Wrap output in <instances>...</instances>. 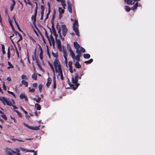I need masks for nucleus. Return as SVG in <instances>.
<instances>
[{"label": "nucleus", "mask_w": 155, "mask_h": 155, "mask_svg": "<svg viewBox=\"0 0 155 155\" xmlns=\"http://www.w3.org/2000/svg\"><path fill=\"white\" fill-rule=\"evenodd\" d=\"M78 77L79 74L77 73H75V78H72V83L73 84H70V86L74 90L76 89L79 85V84L78 83Z\"/></svg>", "instance_id": "nucleus-1"}, {"label": "nucleus", "mask_w": 155, "mask_h": 155, "mask_svg": "<svg viewBox=\"0 0 155 155\" xmlns=\"http://www.w3.org/2000/svg\"><path fill=\"white\" fill-rule=\"evenodd\" d=\"M0 101H1L3 104L4 105H5V103H6L7 105L9 106H12V104L10 101H8L7 99L5 97H0Z\"/></svg>", "instance_id": "nucleus-2"}, {"label": "nucleus", "mask_w": 155, "mask_h": 155, "mask_svg": "<svg viewBox=\"0 0 155 155\" xmlns=\"http://www.w3.org/2000/svg\"><path fill=\"white\" fill-rule=\"evenodd\" d=\"M24 124L25 127L34 130H39L40 127V126H35V127H33L32 126H29L25 123H24Z\"/></svg>", "instance_id": "nucleus-3"}, {"label": "nucleus", "mask_w": 155, "mask_h": 155, "mask_svg": "<svg viewBox=\"0 0 155 155\" xmlns=\"http://www.w3.org/2000/svg\"><path fill=\"white\" fill-rule=\"evenodd\" d=\"M55 69L56 72H57L58 73V75H60L61 79L62 80H63L64 79V78L62 68Z\"/></svg>", "instance_id": "nucleus-4"}, {"label": "nucleus", "mask_w": 155, "mask_h": 155, "mask_svg": "<svg viewBox=\"0 0 155 155\" xmlns=\"http://www.w3.org/2000/svg\"><path fill=\"white\" fill-rule=\"evenodd\" d=\"M61 27L63 35L64 37L65 36L67 32L68 29L65 25H62Z\"/></svg>", "instance_id": "nucleus-5"}, {"label": "nucleus", "mask_w": 155, "mask_h": 155, "mask_svg": "<svg viewBox=\"0 0 155 155\" xmlns=\"http://www.w3.org/2000/svg\"><path fill=\"white\" fill-rule=\"evenodd\" d=\"M54 65L55 68H61L60 63L57 59H55Z\"/></svg>", "instance_id": "nucleus-6"}, {"label": "nucleus", "mask_w": 155, "mask_h": 155, "mask_svg": "<svg viewBox=\"0 0 155 155\" xmlns=\"http://www.w3.org/2000/svg\"><path fill=\"white\" fill-rule=\"evenodd\" d=\"M36 7L35 11V13L34 14V20L33 22V24L35 26V21H36V15L37 13V9H38V6H37V3H36Z\"/></svg>", "instance_id": "nucleus-7"}, {"label": "nucleus", "mask_w": 155, "mask_h": 155, "mask_svg": "<svg viewBox=\"0 0 155 155\" xmlns=\"http://www.w3.org/2000/svg\"><path fill=\"white\" fill-rule=\"evenodd\" d=\"M48 81L46 83V86L48 88L51 84V78L49 77L48 78Z\"/></svg>", "instance_id": "nucleus-8"}, {"label": "nucleus", "mask_w": 155, "mask_h": 155, "mask_svg": "<svg viewBox=\"0 0 155 155\" xmlns=\"http://www.w3.org/2000/svg\"><path fill=\"white\" fill-rule=\"evenodd\" d=\"M74 46L76 49H79L80 46L77 42H74Z\"/></svg>", "instance_id": "nucleus-9"}, {"label": "nucleus", "mask_w": 155, "mask_h": 155, "mask_svg": "<svg viewBox=\"0 0 155 155\" xmlns=\"http://www.w3.org/2000/svg\"><path fill=\"white\" fill-rule=\"evenodd\" d=\"M60 2L61 3V5L63 6L64 9H65V7L66 6V4L65 3V0H60Z\"/></svg>", "instance_id": "nucleus-10"}, {"label": "nucleus", "mask_w": 155, "mask_h": 155, "mask_svg": "<svg viewBox=\"0 0 155 155\" xmlns=\"http://www.w3.org/2000/svg\"><path fill=\"white\" fill-rule=\"evenodd\" d=\"M45 30V36H46V37H47V38H48V40L49 41L50 45H51V41H50V38H49L48 36V34L47 31L46 30Z\"/></svg>", "instance_id": "nucleus-11"}, {"label": "nucleus", "mask_w": 155, "mask_h": 155, "mask_svg": "<svg viewBox=\"0 0 155 155\" xmlns=\"http://www.w3.org/2000/svg\"><path fill=\"white\" fill-rule=\"evenodd\" d=\"M69 52L70 54V56L73 59H74L75 58V55L73 51L72 50L69 51Z\"/></svg>", "instance_id": "nucleus-12"}, {"label": "nucleus", "mask_w": 155, "mask_h": 155, "mask_svg": "<svg viewBox=\"0 0 155 155\" xmlns=\"http://www.w3.org/2000/svg\"><path fill=\"white\" fill-rule=\"evenodd\" d=\"M138 4V2H136L135 5L131 8L132 10H133L136 9L137 8Z\"/></svg>", "instance_id": "nucleus-13"}, {"label": "nucleus", "mask_w": 155, "mask_h": 155, "mask_svg": "<svg viewBox=\"0 0 155 155\" xmlns=\"http://www.w3.org/2000/svg\"><path fill=\"white\" fill-rule=\"evenodd\" d=\"M56 43L58 47H61V41L59 39H58L57 38L55 39Z\"/></svg>", "instance_id": "nucleus-14"}, {"label": "nucleus", "mask_w": 155, "mask_h": 155, "mask_svg": "<svg viewBox=\"0 0 155 155\" xmlns=\"http://www.w3.org/2000/svg\"><path fill=\"white\" fill-rule=\"evenodd\" d=\"M35 107L38 110H40L41 109V107L40 105L38 104H35Z\"/></svg>", "instance_id": "nucleus-15"}, {"label": "nucleus", "mask_w": 155, "mask_h": 155, "mask_svg": "<svg viewBox=\"0 0 155 155\" xmlns=\"http://www.w3.org/2000/svg\"><path fill=\"white\" fill-rule=\"evenodd\" d=\"M53 88L54 89H55L56 87V84L55 80V78H54L53 80Z\"/></svg>", "instance_id": "nucleus-16"}, {"label": "nucleus", "mask_w": 155, "mask_h": 155, "mask_svg": "<svg viewBox=\"0 0 155 155\" xmlns=\"http://www.w3.org/2000/svg\"><path fill=\"white\" fill-rule=\"evenodd\" d=\"M63 56L65 59V60H66V58H67V53H66V50L64 49H63Z\"/></svg>", "instance_id": "nucleus-17"}, {"label": "nucleus", "mask_w": 155, "mask_h": 155, "mask_svg": "<svg viewBox=\"0 0 155 155\" xmlns=\"http://www.w3.org/2000/svg\"><path fill=\"white\" fill-rule=\"evenodd\" d=\"M41 99V98L40 97H38V99H36V98H33V100L35 101L36 102L38 103H39L40 102Z\"/></svg>", "instance_id": "nucleus-18"}, {"label": "nucleus", "mask_w": 155, "mask_h": 155, "mask_svg": "<svg viewBox=\"0 0 155 155\" xmlns=\"http://www.w3.org/2000/svg\"><path fill=\"white\" fill-rule=\"evenodd\" d=\"M21 82L22 84L25 85L26 87L28 86V83L26 81L23 80Z\"/></svg>", "instance_id": "nucleus-19"}, {"label": "nucleus", "mask_w": 155, "mask_h": 155, "mask_svg": "<svg viewBox=\"0 0 155 155\" xmlns=\"http://www.w3.org/2000/svg\"><path fill=\"white\" fill-rule=\"evenodd\" d=\"M75 66L76 68H81V66L80 64L78 61H77L76 62Z\"/></svg>", "instance_id": "nucleus-20"}, {"label": "nucleus", "mask_w": 155, "mask_h": 155, "mask_svg": "<svg viewBox=\"0 0 155 155\" xmlns=\"http://www.w3.org/2000/svg\"><path fill=\"white\" fill-rule=\"evenodd\" d=\"M58 10L60 14H62L64 13V9H62L61 8H59Z\"/></svg>", "instance_id": "nucleus-21"}, {"label": "nucleus", "mask_w": 155, "mask_h": 155, "mask_svg": "<svg viewBox=\"0 0 155 155\" xmlns=\"http://www.w3.org/2000/svg\"><path fill=\"white\" fill-rule=\"evenodd\" d=\"M37 74L36 73L33 74L32 75V78L35 80H37Z\"/></svg>", "instance_id": "nucleus-22"}, {"label": "nucleus", "mask_w": 155, "mask_h": 155, "mask_svg": "<svg viewBox=\"0 0 155 155\" xmlns=\"http://www.w3.org/2000/svg\"><path fill=\"white\" fill-rule=\"evenodd\" d=\"M72 5H69L68 6V8L69 12L71 13L72 12V10L71 8Z\"/></svg>", "instance_id": "nucleus-23"}, {"label": "nucleus", "mask_w": 155, "mask_h": 155, "mask_svg": "<svg viewBox=\"0 0 155 155\" xmlns=\"http://www.w3.org/2000/svg\"><path fill=\"white\" fill-rule=\"evenodd\" d=\"M49 28L50 30V31H51V35H50V39H51V41H54V38L52 36V32L51 31V28Z\"/></svg>", "instance_id": "nucleus-24"}, {"label": "nucleus", "mask_w": 155, "mask_h": 155, "mask_svg": "<svg viewBox=\"0 0 155 155\" xmlns=\"http://www.w3.org/2000/svg\"><path fill=\"white\" fill-rule=\"evenodd\" d=\"M84 57L85 59L88 58H90V55L89 54H84Z\"/></svg>", "instance_id": "nucleus-25"}, {"label": "nucleus", "mask_w": 155, "mask_h": 155, "mask_svg": "<svg viewBox=\"0 0 155 155\" xmlns=\"http://www.w3.org/2000/svg\"><path fill=\"white\" fill-rule=\"evenodd\" d=\"M93 59H91L89 61H85L84 63L85 64H89L92 63L93 62Z\"/></svg>", "instance_id": "nucleus-26"}, {"label": "nucleus", "mask_w": 155, "mask_h": 155, "mask_svg": "<svg viewBox=\"0 0 155 155\" xmlns=\"http://www.w3.org/2000/svg\"><path fill=\"white\" fill-rule=\"evenodd\" d=\"M8 58H9L10 57V47H9L8 49Z\"/></svg>", "instance_id": "nucleus-27"}, {"label": "nucleus", "mask_w": 155, "mask_h": 155, "mask_svg": "<svg viewBox=\"0 0 155 155\" xmlns=\"http://www.w3.org/2000/svg\"><path fill=\"white\" fill-rule=\"evenodd\" d=\"M12 138H11V139L13 140V141H15L17 140L18 141H20V142H24V141L22 140H19V139H15L13 137H12Z\"/></svg>", "instance_id": "nucleus-28"}, {"label": "nucleus", "mask_w": 155, "mask_h": 155, "mask_svg": "<svg viewBox=\"0 0 155 155\" xmlns=\"http://www.w3.org/2000/svg\"><path fill=\"white\" fill-rule=\"evenodd\" d=\"M124 2L128 4H131V0H124Z\"/></svg>", "instance_id": "nucleus-29"}, {"label": "nucleus", "mask_w": 155, "mask_h": 155, "mask_svg": "<svg viewBox=\"0 0 155 155\" xmlns=\"http://www.w3.org/2000/svg\"><path fill=\"white\" fill-rule=\"evenodd\" d=\"M15 24L16 26H17L18 30L20 32H21L22 33H23V31H22L21 30V29L20 28V27H19V26L18 25V23L17 22H16Z\"/></svg>", "instance_id": "nucleus-30"}, {"label": "nucleus", "mask_w": 155, "mask_h": 155, "mask_svg": "<svg viewBox=\"0 0 155 155\" xmlns=\"http://www.w3.org/2000/svg\"><path fill=\"white\" fill-rule=\"evenodd\" d=\"M125 8L126 11L127 12H129L131 9V8L128 6H125Z\"/></svg>", "instance_id": "nucleus-31"}, {"label": "nucleus", "mask_w": 155, "mask_h": 155, "mask_svg": "<svg viewBox=\"0 0 155 155\" xmlns=\"http://www.w3.org/2000/svg\"><path fill=\"white\" fill-rule=\"evenodd\" d=\"M41 13H44V12L45 9V7L43 5L41 6Z\"/></svg>", "instance_id": "nucleus-32"}, {"label": "nucleus", "mask_w": 155, "mask_h": 155, "mask_svg": "<svg viewBox=\"0 0 155 155\" xmlns=\"http://www.w3.org/2000/svg\"><path fill=\"white\" fill-rule=\"evenodd\" d=\"M53 35L54 36H55V38L56 39L57 38L58 35L56 34V32L55 30H54V31H53Z\"/></svg>", "instance_id": "nucleus-33"}, {"label": "nucleus", "mask_w": 155, "mask_h": 155, "mask_svg": "<svg viewBox=\"0 0 155 155\" xmlns=\"http://www.w3.org/2000/svg\"><path fill=\"white\" fill-rule=\"evenodd\" d=\"M9 20V24L12 27V30H14L15 28H14V27L12 24V22L11 21H10V20Z\"/></svg>", "instance_id": "nucleus-34"}, {"label": "nucleus", "mask_w": 155, "mask_h": 155, "mask_svg": "<svg viewBox=\"0 0 155 155\" xmlns=\"http://www.w3.org/2000/svg\"><path fill=\"white\" fill-rule=\"evenodd\" d=\"M26 96L24 94H22L20 95V98L21 99H23L25 98Z\"/></svg>", "instance_id": "nucleus-35"}, {"label": "nucleus", "mask_w": 155, "mask_h": 155, "mask_svg": "<svg viewBox=\"0 0 155 155\" xmlns=\"http://www.w3.org/2000/svg\"><path fill=\"white\" fill-rule=\"evenodd\" d=\"M1 116L5 120H6L7 119V116L5 115L4 114H2V115H1Z\"/></svg>", "instance_id": "nucleus-36"}, {"label": "nucleus", "mask_w": 155, "mask_h": 155, "mask_svg": "<svg viewBox=\"0 0 155 155\" xmlns=\"http://www.w3.org/2000/svg\"><path fill=\"white\" fill-rule=\"evenodd\" d=\"M2 51L3 54H5V47L4 45H2Z\"/></svg>", "instance_id": "nucleus-37"}, {"label": "nucleus", "mask_w": 155, "mask_h": 155, "mask_svg": "<svg viewBox=\"0 0 155 155\" xmlns=\"http://www.w3.org/2000/svg\"><path fill=\"white\" fill-rule=\"evenodd\" d=\"M29 91L31 92H33L35 91V89L34 88H31V87H29Z\"/></svg>", "instance_id": "nucleus-38"}, {"label": "nucleus", "mask_w": 155, "mask_h": 155, "mask_svg": "<svg viewBox=\"0 0 155 155\" xmlns=\"http://www.w3.org/2000/svg\"><path fill=\"white\" fill-rule=\"evenodd\" d=\"M80 51L81 52H82L84 53L85 52V49L84 48L82 47H80Z\"/></svg>", "instance_id": "nucleus-39"}, {"label": "nucleus", "mask_w": 155, "mask_h": 155, "mask_svg": "<svg viewBox=\"0 0 155 155\" xmlns=\"http://www.w3.org/2000/svg\"><path fill=\"white\" fill-rule=\"evenodd\" d=\"M43 51H40L39 54L40 58L42 60L43 59Z\"/></svg>", "instance_id": "nucleus-40"}, {"label": "nucleus", "mask_w": 155, "mask_h": 155, "mask_svg": "<svg viewBox=\"0 0 155 155\" xmlns=\"http://www.w3.org/2000/svg\"><path fill=\"white\" fill-rule=\"evenodd\" d=\"M75 33H76V35L78 36H79V32L78 29H77L76 30H74Z\"/></svg>", "instance_id": "nucleus-41"}, {"label": "nucleus", "mask_w": 155, "mask_h": 155, "mask_svg": "<svg viewBox=\"0 0 155 155\" xmlns=\"http://www.w3.org/2000/svg\"><path fill=\"white\" fill-rule=\"evenodd\" d=\"M67 49L69 51H70L71 50H72L71 48L68 44H67Z\"/></svg>", "instance_id": "nucleus-42"}, {"label": "nucleus", "mask_w": 155, "mask_h": 155, "mask_svg": "<svg viewBox=\"0 0 155 155\" xmlns=\"http://www.w3.org/2000/svg\"><path fill=\"white\" fill-rule=\"evenodd\" d=\"M42 85L41 84H39L38 86L39 91L41 92V89H42Z\"/></svg>", "instance_id": "nucleus-43"}, {"label": "nucleus", "mask_w": 155, "mask_h": 155, "mask_svg": "<svg viewBox=\"0 0 155 155\" xmlns=\"http://www.w3.org/2000/svg\"><path fill=\"white\" fill-rule=\"evenodd\" d=\"M10 94H11L14 97H15V95L14 93H13V92L10 91H9L8 90L7 91Z\"/></svg>", "instance_id": "nucleus-44"}, {"label": "nucleus", "mask_w": 155, "mask_h": 155, "mask_svg": "<svg viewBox=\"0 0 155 155\" xmlns=\"http://www.w3.org/2000/svg\"><path fill=\"white\" fill-rule=\"evenodd\" d=\"M8 64L9 65V66L7 68H13V66L12 64L10 62H8Z\"/></svg>", "instance_id": "nucleus-45"}, {"label": "nucleus", "mask_w": 155, "mask_h": 155, "mask_svg": "<svg viewBox=\"0 0 155 155\" xmlns=\"http://www.w3.org/2000/svg\"><path fill=\"white\" fill-rule=\"evenodd\" d=\"M73 25H74L75 26V25H76L77 26H78V21L75 20Z\"/></svg>", "instance_id": "nucleus-46"}, {"label": "nucleus", "mask_w": 155, "mask_h": 155, "mask_svg": "<svg viewBox=\"0 0 155 155\" xmlns=\"http://www.w3.org/2000/svg\"><path fill=\"white\" fill-rule=\"evenodd\" d=\"M21 78L22 79H25L26 80H28V78H27L26 77V75H24V74H23L22 76H21Z\"/></svg>", "instance_id": "nucleus-47"}, {"label": "nucleus", "mask_w": 155, "mask_h": 155, "mask_svg": "<svg viewBox=\"0 0 155 155\" xmlns=\"http://www.w3.org/2000/svg\"><path fill=\"white\" fill-rule=\"evenodd\" d=\"M72 61H69L68 63V65L69 68H72Z\"/></svg>", "instance_id": "nucleus-48"}, {"label": "nucleus", "mask_w": 155, "mask_h": 155, "mask_svg": "<svg viewBox=\"0 0 155 155\" xmlns=\"http://www.w3.org/2000/svg\"><path fill=\"white\" fill-rule=\"evenodd\" d=\"M15 111L17 113V114L20 117H22V115L18 111L15 110Z\"/></svg>", "instance_id": "nucleus-49"}, {"label": "nucleus", "mask_w": 155, "mask_h": 155, "mask_svg": "<svg viewBox=\"0 0 155 155\" xmlns=\"http://www.w3.org/2000/svg\"><path fill=\"white\" fill-rule=\"evenodd\" d=\"M75 59L76 60H77L78 61H80V58L79 57V56H78V55H76L75 56Z\"/></svg>", "instance_id": "nucleus-50"}, {"label": "nucleus", "mask_w": 155, "mask_h": 155, "mask_svg": "<svg viewBox=\"0 0 155 155\" xmlns=\"http://www.w3.org/2000/svg\"><path fill=\"white\" fill-rule=\"evenodd\" d=\"M73 69V68H69L70 71L71 73H72L73 71H76L75 68H74Z\"/></svg>", "instance_id": "nucleus-51"}, {"label": "nucleus", "mask_w": 155, "mask_h": 155, "mask_svg": "<svg viewBox=\"0 0 155 155\" xmlns=\"http://www.w3.org/2000/svg\"><path fill=\"white\" fill-rule=\"evenodd\" d=\"M20 108L21 110L25 113V114H28L27 111L25 110L22 107H21Z\"/></svg>", "instance_id": "nucleus-52"}, {"label": "nucleus", "mask_w": 155, "mask_h": 155, "mask_svg": "<svg viewBox=\"0 0 155 155\" xmlns=\"http://www.w3.org/2000/svg\"><path fill=\"white\" fill-rule=\"evenodd\" d=\"M3 84V89L4 90H6L7 89H6V88L5 87V83L4 82H3V84Z\"/></svg>", "instance_id": "nucleus-53"}, {"label": "nucleus", "mask_w": 155, "mask_h": 155, "mask_svg": "<svg viewBox=\"0 0 155 155\" xmlns=\"http://www.w3.org/2000/svg\"><path fill=\"white\" fill-rule=\"evenodd\" d=\"M16 34V35H20V34L17 31H16L14 29V30H12Z\"/></svg>", "instance_id": "nucleus-54"}, {"label": "nucleus", "mask_w": 155, "mask_h": 155, "mask_svg": "<svg viewBox=\"0 0 155 155\" xmlns=\"http://www.w3.org/2000/svg\"><path fill=\"white\" fill-rule=\"evenodd\" d=\"M7 153L8 155H13V154H12L11 151H7Z\"/></svg>", "instance_id": "nucleus-55"}, {"label": "nucleus", "mask_w": 155, "mask_h": 155, "mask_svg": "<svg viewBox=\"0 0 155 155\" xmlns=\"http://www.w3.org/2000/svg\"><path fill=\"white\" fill-rule=\"evenodd\" d=\"M18 35L19 36V37H20V39L17 41V44L18 45L19 44L18 42L19 41H20L22 39V36L21 35Z\"/></svg>", "instance_id": "nucleus-56"}, {"label": "nucleus", "mask_w": 155, "mask_h": 155, "mask_svg": "<svg viewBox=\"0 0 155 155\" xmlns=\"http://www.w3.org/2000/svg\"><path fill=\"white\" fill-rule=\"evenodd\" d=\"M79 74V75H80V76H82L83 75V71H80L79 73H78Z\"/></svg>", "instance_id": "nucleus-57"}, {"label": "nucleus", "mask_w": 155, "mask_h": 155, "mask_svg": "<svg viewBox=\"0 0 155 155\" xmlns=\"http://www.w3.org/2000/svg\"><path fill=\"white\" fill-rule=\"evenodd\" d=\"M15 5H13V4H12V5H11V8H10V10H11V11H13Z\"/></svg>", "instance_id": "nucleus-58"}, {"label": "nucleus", "mask_w": 155, "mask_h": 155, "mask_svg": "<svg viewBox=\"0 0 155 155\" xmlns=\"http://www.w3.org/2000/svg\"><path fill=\"white\" fill-rule=\"evenodd\" d=\"M55 13H56V12L54 11V14H53V16H52V20H54V18H55Z\"/></svg>", "instance_id": "nucleus-59"}, {"label": "nucleus", "mask_w": 155, "mask_h": 155, "mask_svg": "<svg viewBox=\"0 0 155 155\" xmlns=\"http://www.w3.org/2000/svg\"><path fill=\"white\" fill-rule=\"evenodd\" d=\"M76 49V52L78 54L81 53V52L80 51V50H79V49Z\"/></svg>", "instance_id": "nucleus-60"}, {"label": "nucleus", "mask_w": 155, "mask_h": 155, "mask_svg": "<svg viewBox=\"0 0 155 155\" xmlns=\"http://www.w3.org/2000/svg\"><path fill=\"white\" fill-rule=\"evenodd\" d=\"M13 36H14V34H13V35H12V36H11L10 37V39H11V41H12V43H13V44H14V43L13 41V40H12V37H13Z\"/></svg>", "instance_id": "nucleus-61"}, {"label": "nucleus", "mask_w": 155, "mask_h": 155, "mask_svg": "<svg viewBox=\"0 0 155 155\" xmlns=\"http://www.w3.org/2000/svg\"><path fill=\"white\" fill-rule=\"evenodd\" d=\"M48 10H51V8H50V3L49 2H48Z\"/></svg>", "instance_id": "nucleus-62"}, {"label": "nucleus", "mask_w": 155, "mask_h": 155, "mask_svg": "<svg viewBox=\"0 0 155 155\" xmlns=\"http://www.w3.org/2000/svg\"><path fill=\"white\" fill-rule=\"evenodd\" d=\"M33 86L34 87H36L37 86V84L36 83H35L33 84Z\"/></svg>", "instance_id": "nucleus-63"}, {"label": "nucleus", "mask_w": 155, "mask_h": 155, "mask_svg": "<svg viewBox=\"0 0 155 155\" xmlns=\"http://www.w3.org/2000/svg\"><path fill=\"white\" fill-rule=\"evenodd\" d=\"M58 29V33L59 34V35H60V34H61V30L60 28H59V29Z\"/></svg>", "instance_id": "nucleus-64"}]
</instances>
